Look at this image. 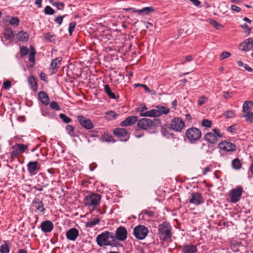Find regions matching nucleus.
Masks as SVG:
<instances>
[{"mask_svg": "<svg viewBox=\"0 0 253 253\" xmlns=\"http://www.w3.org/2000/svg\"><path fill=\"white\" fill-rule=\"evenodd\" d=\"M114 233L109 231H105L98 235L96 241L97 245L100 247L110 246L117 247L120 245L118 242H115Z\"/></svg>", "mask_w": 253, "mask_h": 253, "instance_id": "1", "label": "nucleus"}, {"mask_svg": "<svg viewBox=\"0 0 253 253\" xmlns=\"http://www.w3.org/2000/svg\"><path fill=\"white\" fill-rule=\"evenodd\" d=\"M158 235L160 240L164 242L171 239L172 235V227L169 222L164 221L159 225Z\"/></svg>", "mask_w": 253, "mask_h": 253, "instance_id": "2", "label": "nucleus"}, {"mask_svg": "<svg viewBox=\"0 0 253 253\" xmlns=\"http://www.w3.org/2000/svg\"><path fill=\"white\" fill-rule=\"evenodd\" d=\"M101 196L97 193H90L85 196L83 203L85 207L92 208L93 210L97 209L100 203Z\"/></svg>", "mask_w": 253, "mask_h": 253, "instance_id": "3", "label": "nucleus"}, {"mask_svg": "<svg viewBox=\"0 0 253 253\" xmlns=\"http://www.w3.org/2000/svg\"><path fill=\"white\" fill-rule=\"evenodd\" d=\"M185 135L190 143H194L201 138L202 133L199 128L192 127L186 130Z\"/></svg>", "mask_w": 253, "mask_h": 253, "instance_id": "4", "label": "nucleus"}, {"mask_svg": "<svg viewBox=\"0 0 253 253\" xmlns=\"http://www.w3.org/2000/svg\"><path fill=\"white\" fill-rule=\"evenodd\" d=\"M160 124V120L157 119H142L137 123V126L142 129H147L152 127H155Z\"/></svg>", "mask_w": 253, "mask_h": 253, "instance_id": "5", "label": "nucleus"}, {"mask_svg": "<svg viewBox=\"0 0 253 253\" xmlns=\"http://www.w3.org/2000/svg\"><path fill=\"white\" fill-rule=\"evenodd\" d=\"M158 109H152L147 111L145 113L141 114V116H149V117H158L162 114H168L169 112V108L163 106H157Z\"/></svg>", "mask_w": 253, "mask_h": 253, "instance_id": "6", "label": "nucleus"}, {"mask_svg": "<svg viewBox=\"0 0 253 253\" xmlns=\"http://www.w3.org/2000/svg\"><path fill=\"white\" fill-rule=\"evenodd\" d=\"M149 232L148 229L144 225H139L133 229V235L138 240H143L147 236Z\"/></svg>", "mask_w": 253, "mask_h": 253, "instance_id": "7", "label": "nucleus"}, {"mask_svg": "<svg viewBox=\"0 0 253 253\" xmlns=\"http://www.w3.org/2000/svg\"><path fill=\"white\" fill-rule=\"evenodd\" d=\"M28 146L23 144L16 143L12 146V151L10 153V158L12 161L18 155L24 153L28 149Z\"/></svg>", "mask_w": 253, "mask_h": 253, "instance_id": "8", "label": "nucleus"}, {"mask_svg": "<svg viewBox=\"0 0 253 253\" xmlns=\"http://www.w3.org/2000/svg\"><path fill=\"white\" fill-rule=\"evenodd\" d=\"M213 132H209L204 136L206 140L211 144H214L217 142V137L221 138L223 135L220 133V130L218 128L212 129Z\"/></svg>", "mask_w": 253, "mask_h": 253, "instance_id": "9", "label": "nucleus"}, {"mask_svg": "<svg viewBox=\"0 0 253 253\" xmlns=\"http://www.w3.org/2000/svg\"><path fill=\"white\" fill-rule=\"evenodd\" d=\"M243 188L240 186H237L235 188L231 189L229 193L230 201L232 203L238 202L242 196Z\"/></svg>", "mask_w": 253, "mask_h": 253, "instance_id": "10", "label": "nucleus"}, {"mask_svg": "<svg viewBox=\"0 0 253 253\" xmlns=\"http://www.w3.org/2000/svg\"><path fill=\"white\" fill-rule=\"evenodd\" d=\"M184 121L179 117H175L170 122V128L176 132H180L185 127Z\"/></svg>", "mask_w": 253, "mask_h": 253, "instance_id": "11", "label": "nucleus"}, {"mask_svg": "<svg viewBox=\"0 0 253 253\" xmlns=\"http://www.w3.org/2000/svg\"><path fill=\"white\" fill-rule=\"evenodd\" d=\"M77 118L81 126L85 129L89 130L94 127L93 123L90 119L83 115H78Z\"/></svg>", "mask_w": 253, "mask_h": 253, "instance_id": "12", "label": "nucleus"}, {"mask_svg": "<svg viewBox=\"0 0 253 253\" xmlns=\"http://www.w3.org/2000/svg\"><path fill=\"white\" fill-rule=\"evenodd\" d=\"M127 236V231L126 229L123 226H120L117 228L115 235L114 234L115 242H118L117 240L120 241H124L126 240Z\"/></svg>", "mask_w": 253, "mask_h": 253, "instance_id": "13", "label": "nucleus"}, {"mask_svg": "<svg viewBox=\"0 0 253 253\" xmlns=\"http://www.w3.org/2000/svg\"><path fill=\"white\" fill-rule=\"evenodd\" d=\"M218 147L224 152H233L236 150V146L227 141H222L218 144Z\"/></svg>", "mask_w": 253, "mask_h": 253, "instance_id": "14", "label": "nucleus"}, {"mask_svg": "<svg viewBox=\"0 0 253 253\" xmlns=\"http://www.w3.org/2000/svg\"><path fill=\"white\" fill-rule=\"evenodd\" d=\"M189 202L190 204L199 205L204 202V199L200 193L194 192L191 194V198L189 199Z\"/></svg>", "mask_w": 253, "mask_h": 253, "instance_id": "15", "label": "nucleus"}, {"mask_svg": "<svg viewBox=\"0 0 253 253\" xmlns=\"http://www.w3.org/2000/svg\"><path fill=\"white\" fill-rule=\"evenodd\" d=\"M114 134L117 137L120 138L121 141H126L128 138V132L125 128H117L113 131Z\"/></svg>", "mask_w": 253, "mask_h": 253, "instance_id": "16", "label": "nucleus"}, {"mask_svg": "<svg viewBox=\"0 0 253 253\" xmlns=\"http://www.w3.org/2000/svg\"><path fill=\"white\" fill-rule=\"evenodd\" d=\"M38 165L37 161H30L28 163L27 166V169L31 175H34L37 173L40 169Z\"/></svg>", "mask_w": 253, "mask_h": 253, "instance_id": "17", "label": "nucleus"}, {"mask_svg": "<svg viewBox=\"0 0 253 253\" xmlns=\"http://www.w3.org/2000/svg\"><path fill=\"white\" fill-rule=\"evenodd\" d=\"M240 48L243 51H253V39L249 38L240 44Z\"/></svg>", "mask_w": 253, "mask_h": 253, "instance_id": "18", "label": "nucleus"}, {"mask_svg": "<svg viewBox=\"0 0 253 253\" xmlns=\"http://www.w3.org/2000/svg\"><path fill=\"white\" fill-rule=\"evenodd\" d=\"M32 206L35 208V211H39L42 213L45 212V209L42 202L40 199L35 198L32 202Z\"/></svg>", "mask_w": 253, "mask_h": 253, "instance_id": "19", "label": "nucleus"}, {"mask_svg": "<svg viewBox=\"0 0 253 253\" xmlns=\"http://www.w3.org/2000/svg\"><path fill=\"white\" fill-rule=\"evenodd\" d=\"M53 223L48 220L43 221L41 224V229L44 233L50 232L53 230Z\"/></svg>", "mask_w": 253, "mask_h": 253, "instance_id": "20", "label": "nucleus"}, {"mask_svg": "<svg viewBox=\"0 0 253 253\" xmlns=\"http://www.w3.org/2000/svg\"><path fill=\"white\" fill-rule=\"evenodd\" d=\"M138 120V117L136 116H132L127 117L120 124L122 126H128L134 124Z\"/></svg>", "mask_w": 253, "mask_h": 253, "instance_id": "21", "label": "nucleus"}, {"mask_svg": "<svg viewBox=\"0 0 253 253\" xmlns=\"http://www.w3.org/2000/svg\"><path fill=\"white\" fill-rule=\"evenodd\" d=\"M78 236L79 231L75 228H71L66 232L67 238L71 241H75Z\"/></svg>", "mask_w": 253, "mask_h": 253, "instance_id": "22", "label": "nucleus"}, {"mask_svg": "<svg viewBox=\"0 0 253 253\" xmlns=\"http://www.w3.org/2000/svg\"><path fill=\"white\" fill-rule=\"evenodd\" d=\"M61 58L57 57L53 59L50 63V70L51 74H55L59 69V65L61 64Z\"/></svg>", "mask_w": 253, "mask_h": 253, "instance_id": "23", "label": "nucleus"}, {"mask_svg": "<svg viewBox=\"0 0 253 253\" xmlns=\"http://www.w3.org/2000/svg\"><path fill=\"white\" fill-rule=\"evenodd\" d=\"M182 253H196L197 252V249L193 245H183L181 247Z\"/></svg>", "mask_w": 253, "mask_h": 253, "instance_id": "24", "label": "nucleus"}, {"mask_svg": "<svg viewBox=\"0 0 253 253\" xmlns=\"http://www.w3.org/2000/svg\"><path fill=\"white\" fill-rule=\"evenodd\" d=\"M28 82L33 91H37L38 89L37 79L33 76H30L28 78Z\"/></svg>", "mask_w": 253, "mask_h": 253, "instance_id": "25", "label": "nucleus"}, {"mask_svg": "<svg viewBox=\"0 0 253 253\" xmlns=\"http://www.w3.org/2000/svg\"><path fill=\"white\" fill-rule=\"evenodd\" d=\"M3 35L6 40H11L14 37V32L11 28H5Z\"/></svg>", "mask_w": 253, "mask_h": 253, "instance_id": "26", "label": "nucleus"}, {"mask_svg": "<svg viewBox=\"0 0 253 253\" xmlns=\"http://www.w3.org/2000/svg\"><path fill=\"white\" fill-rule=\"evenodd\" d=\"M39 99L45 105H47L49 102V99L47 94L43 91H40L38 94Z\"/></svg>", "mask_w": 253, "mask_h": 253, "instance_id": "27", "label": "nucleus"}, {"mask_svg": "<svg viewBox=\"0 0 253 253\" xmlns=\"http://www.w3.org/2000/svg\"><path fill=\"white\" fill-rule=\"evenodd\" d=\"M18 40L21 42H27L29 39V35L25 32L21 31L19 32L16 35Z\"/></svg>", "mask_w": 253, "mask_h": 253, "instance_id": "28", "label": "nucleus"}, {"mask_svg": "<svg viewBox=\"0 0 253 253\" xmlns=\"http://www.w3.org/2000/svg\"><path fill=\"white\" fill-rule=\"evenodd\" d=\"M232 167L233 169L238 170L242 167V163L238 158H235L232 161Z\"/></svg>", "mask_w": 253, "mask_h": 253, "instance_id": "29", "label": "nucleus"}, {"mask_svg": "<svg viewBox=\"0 0 253 253\" xmlns=\"http://www.w3.org/2000/svg\"><path fill=\"white\" fill-rule=\"evenodd\" d=\"M253 106V101H247L243 105V112L244 113L250 112V108Z\"/></svg>", "mask_w": 253, "mask_h": 253, "instance_id": "30", "label": "nucleus"}, {"mask_svg": "<svg viewBox=\"0 0 253 253\" xmlns=\"http://www.w3.org/2000/svg\"><path fill=\"white\" fill-rule=\"evenodd\" d=\"M100 140L102 142H113L115 141L114 140L113 136L109 133L104 134L100 138Z\"/></svg>", "mask_w": 253, "mask_h": 253, "instance_id": "31", "label": "nucleus"}, {"mask_svg": "<svg viewBox=\"0 0 253 253\" xmlns=\"http://www.w3.org/2000/svg\"><path fill=\"white\" fill-rule=\"evenodd\" d=\"M104 91L110 98L114 99L117 98L115 94L112 92L109 85L106 84L104 85Z\"/></svg>", "mask_w": 253, "mask_h": 253, "instance_id": "32", "label": "nucleus"}, {"mask_svg": "<svg viewBox=\"0 0 253 253\" xmlns=\"http://www.w3.org/2000/svg\"><path fill=\"white\" fill-rule=\"evenodd\" d=\"M118 114L114 111H110L106 112L105 118L106 120L110 121L116 118Z\"/></svg>", "mask_w": 253, "mask_h": 253, "instance_id": "33", "label": "nucleus"}, {"mask_svg": "<svg viewBox=\"0 0 253 253\" xmlns=\"http://www.w3.org/2000/svg\"><path fill=\"white\" fill-rule=\"evenodd\" d=\"M100 221V220L99 218H95L92 220H90L87 222L85 224V227L92 228L94 227L95 225L99 224Z\"/></svg>", "mask_w": 253, "mask_h": 253, "instance_id": "34", "label": "nucleus"}, {"mask_svg": "<svg viewBox=\"0 0 253 253\" xmlns=\"http://www.w3.org/2000/svg\"><path fill=\"white\" fill-rule=\"evenodd\" d=\"M155 8L152 7H146L143 8L142 9L139 10V13L142 14L144 13L146 15H147L151 12L155 11Z\"/></svg>", "mask_w": 253, "mask_h": 253, "instance_id": "35", "label": "nucleus"}, {"mask_svg": "<svg viewBox=\"0 0 253 253\" xmlns=\"http://www.w3.org/2000/svg\"><path fill=\"white\" fill-rule=\"evenodd\" d=\"M31 52L29 55V61L32 63H35V55H36V51L35 50L34 47L32 46H31Z\"/></svg>", "mask_w": 253, "mask_h": 253, "instance_id": "36", "label": "nucleus"}, {"mask_svg": "<svg viewBox=\"0 0 253 253\" xmlns=\"http://www.w3.org/2000/svg\"><path fill=\"white\" fill-rule=\"evenodd\" d=\"M243 117L245 118L246 121L252 123L253 122V113L252 112L244 113Z\"/></svg>", "mask_w": 253, "mask_h": 253, "instance_id": "37", "label": "nucleus"}, {"mask_svg": "<svg viewBox=\"0 0 253 253\" xmlns=\"http://www.w3.org/2000/svg\"><path fill=\"white\" fill-rule=\"evenodd\" d=\"M29 53L28 48L25 46H22L20 47V55L21 57H23L27 55Z\"/></svg>", "mask_w": 253, "mask_h": 253, "instance_id": "38", "label": "nucleus"}, {"mask_svg": "<svg viewBox=\"0 0 253 253\" xmlns=\"http://www.w3.org/2000/svg\"><path fill=\"white\" fill-rule=\"evenodd\" d=\"M0 253H8L9 252V247L8 245L5 243L1 245L0 247Z\"/></svg>", "mask_w": 253, "mask_h": 253, "instance_id": "39", "label": "nucleus"}, {"mask_svg": "<svg viewBox=\"0 0 253 253\" xmlns=\"http://www.w3.org/2000/svg\"><path fill=\"white\" fill-rule=\"evenodd\" d=\"M48 186V184L44 182H42L41 184H38L36 186L34 187V188L39 191H42L43 188H46Z\"/></svg>", "mask_w": 253, "mask_h": 253, "instance_id": "40", "label": "nucleus"}, {"mask_svg": "<svg viewBox=\"0 0 253 253\" xmlns=\"http://www.w3.org/2000/svg\"><path fill=\"white\" fill-rule=\"evenodd\" d=\"M19 22V19L17 17H11L10 19L9 20V24L13 26H18Z\"/></svg>", "mask_w": 253, "mask_h": 253, "instance_id": "41", "label": "nucleus"}, {"mask_svg": "<svg viewBox=\"0 0 253 253\" xmlns=\"http://www.w3.org/2000/svg\"><path fill=\"white\" fill-rule=\"evenodd\" d=\"M210 23L217 30H219L222 27V25L213 19L210 20Z\"/></svg>", "mask_w": 253, "mask_h": 253, "instance_id": "42", "label": "nucleus"}, {"mask_svg": "<svg viewBox=\"0 0 253 253\" xmlns=\"http://www.w3.org/2000/svg\"><path fill=\"white\" fill-rule=\"evenodd\" d=\"M53 0H50V2L51 3H52V5L53 6H55L56 7H57V8L58 9H63V8H64V4L63 2H56V1H54V2H52V1H53Z\"/></svg>", "mask_w": 253, "mask_h": 253, "instance_id": "43", "label": "nucleus"}, {"mask_svg": "<svg viewBox=\"0 0 253 253\" xmlns=\"http://www.w3.org/2000/svg\"><path fill=\"white\" fill-rule=\"evenodd\" d=\"M59 116L62 121L65 123L67 124L72 122L71 119L67 116L65 114H60Z\"/></svg>", "mask_w": 253, "mask_h": 253, "instance_id": "44", "label": "nucleus"}, {"mask_svg": "<svg viewBox=\"0 0 253 253\" xmlns=\"http://www.w3.org/2000/svg\"><path fill=\"white\" fill-rule=\"evenodd\" d=\"M76 25V22L75 21L72 22L70 23L69 26V33L70 36H72L73 31L75 30Z\"/></svg>", "mask_w": 253, "mask_h": 253, "instance_id": "45", "label": "nucleus"}, {"mask_svg": "<svg viewBox=\"0 0 253 253\" xmlns=\"http://www.w3.org/2000/svg\"><path fill=\"white\" fill-rule=\"evenodd\" d=\"M66 129L69 133V134L70 135V136L72 137L76 136V135L72 133V132H73L75 129V128L73 126L71 125H67L66 127Z\"/></svg>", "mask_w": 253, "mask_h": 253, "instance_id": "46", "label": "nucleus"}, {"mask_svg": "<svg viewBox=\"0 0 253 253\" xmlns=\"http://www.w3.org/2000/svg\"><path fill=\"white\" fill-rule=\"evenodd\" d=\"M44 13L46 14L52 15L54 13V10L49 6H46L44 8Z\"/></svg>", "mask_w": 253, "mask_h": 253, "instance_id": "47", "label": "nucleus"}, {"mask_svg": "<svg viewBox=\"0 0 253 253\" xmlns=\"http://www.w3.org/2000/svg\"><path fill=\"white\" fill-rule=\"evenodd\" d=\"M162 133L164 136L167 138L172 137L173 135V133L169 132V131L166 128H163L162 130Z\"/></svg>", "mask_w": 253, "mask_h": 253, "instance_id": "48", "label": "nucleus"}, {"mask_svg": "<svg viewBox=\"0 0 253 253\" xmlns=\"http://www.w3.org/2000/svg\"><path fill=\"white\" fill-rule=\"evenodd\" d=\"M142 214H145L147 215L148 217H153L155 215V212L152 211H149L148 210H144L142 211Z\"/></svg>", "mask_w": 253, "mask_h": 253, "instance_id": "49", "label": "nucleus"}, {"mask_svg": "<svg viewBox=\"0 0 253 253\" xmlns=\"http://www.w3.org/2000/svg\"><path fill=\"white\" fill-rule=\"evenodd\" d=\"M147 109V107L145 105H142L138 108L139 111L140 113V116L141 117H146V116H141V114L145 113L146 112H144V111ZM147 117H149V116H147Z\"/></svg>", "mask_w": 253, "mask_h": 253, "instance_id": "50", "label": "nucleus"}, {"mask_svg": "<svg viewBox=\"0 0 253 253\" xmlns=\"http://www.w3.org/2000/svg\"><path fill=\"white\" fill-rule=\"evenodd\" d=\"M50 107L55 110H59L60 108L56 101H52L50 104Z\"/></svg>", "mask_w": 253, "mask_h": 253, "instance_id": "51", "label": "nucleus"}, {"mask_svg": "<svg viewBox=\"0 0 253 253\" xmlns=\"http://www.w3.org/2000/svg\"><path fill=\"white\" fill-rule=\"evenodd\" d=\"M138 86H141L143 87L146 91L148 92H150L151 91L150 89V88L145 84H134V87H136Z\"/></svg>", "mask_w": 253, "mask_h": 253, "instance_id": "52", "label": "nucleus"}, {"mask_svg": "<svg viewBox=\"0 0 253 253\" xmlns=\"http://www.w3.org/2000/svg\"><path fill=\"white\" fill-rule=\"evenodd\" d=\"M202 125L207 127H210L211 126V122L209 120L204 119L202 121Z\"/></svg>", "mask_w": 253, "mask_h": 253, "instance_id": "53", "label": "nucleus"}, {"mask_svg": "<svg viewBox=\"0 0 253 253\" xmlns=\"http://www.w3.org/2000/svg\"><path fill=\"white\" fill-rule=\"evenodd\" d=\"M11 86V83L10 81H6L5 82H3V87L5 89H9Z\"/></svg>", "mask_w": 253, "mask_h": 253, "instance_id": "54", "label": "nucleus"}, {"mask_svg": "<svg viewBox=\"0 0 253 253\" xmlns=\"http://www.w3.org/2000/svg\"><path fill=\"white\" fill-rule=\"evenodd\" d=\"M224 116L227 118H232L234 117V113L233 111H227L224 113Z\"/></svg>", "mask_w": 253, "mask_h": 253, "instance_id": "55", "label": "nucleus"}, {"mask_svg": "<svg viewBox=\"0 0 253 253\" xmlns=\"http://www.w3.org/2000/svg\"><path fill=\"white\" fill-rule=\"evenodd\" d=\"M231 56V53L227 51L223 52L220 55V59L223 60Z\"/></svg>", "mask_w": 253, "mask_h": 253, "instance_id": "56", "label": "nucleus"}, {"mask_svg": "<svg viewBox=\"0 0 253 253\" xmlns=\"http://www.w3.org/2000/svg\"><path fill=\"white\" fill-rule=\"evenodd\" d=\"M207 100V98L206 97L204 96H201L198 100L199 105L201 106L205 104Z\"/></svg>", "mask_w": 253, "mask_h": 253, "instance_id": "57", "label": "nucleus"}, {"mask_svg": "<svg viewBox=\"0 0 253 253\" xmlns=\"http://www.w3.org/2000/svg\"><path fill=\"white\" fill-rule=\"evenodd\" d=\"M53 35H51L49 33H45L43 35L44 40L47 41H50L51 39L53 38Z\"/></svg>", "mask_w": 253, "mask_h": 253, "instance_id": "58", "label": "nucleus"}, {"mask_svg": "<svg viewBox=\"0 0 253 253\" xmlns=\"http://www.w3.org/2000/svg\"><path fill=\"white\" fill-rule=\"evenodd\" d=\"M223 94V97L225 99H228L231 97L232 92L230 91H224Z\"/></svg>", "mask_w": 253, "mask_h": 253, "instance_id": "59", "label": "nucleus"}, {"mask_svg": "<svg viewBox=\"0 0 253 253\" xmlns=\"http://www.w3.org/2000/svg\"><path fill=\"white\" fill-rule=\"evenodd\" d=\"M63 20V16H58L55 19V22L58 25H61Z\"/></svg>", "mask_w": 253, "mask_h": 253, "instance_id": "60", "label": "nucleus"}, {"mask_svg": "<svg viewBox=\"0 0 253 253\" xmlns=\"http://www.w3.org/2000/svg\"><path fill=\"white\" fill-rule=\"evenodd\" d=\"M40 78L42 80L47 82L48 81L47 80V76L45 73L42 72L40 74Z\"/></svg>", "mask_w": 253, "mask_h": 253, "instance_id": "61", "label": "nucleus"}, {"mask_svg": "<svg viewBox=\"0 0 253 253\" xmlns=\"http://www.w3.org/2000/svg\"><path fill=\"white\" fill-rule=\"evenodd\" d=\"M231 9L233 11L239 12L241 10V9L240 7L235 5H231Z\"/></svg>", "mask_w": 253, "mask_h": 253, "instance_id": "62", "label": "nucleus"}, {"mask_svg": "<svg viewBox=\"0 0 253 253\" xmlns=\"http://www.w3.org/2000/svg\"><path fill=\"white\" fill-rule=\"evenodd\" d=\"M192 3L193 5L196 6H199L201 2L200 0H189Z\"/></svg>", "mask_w": 253, "mask_h": 253, "instance_id": "63", "label": "nucleus"}, {"mask_svg": "<svg viewBox=\"0 0 253 253\" xmlns=\"http://www.w3.org/2000/svg\"><path fill=\"white\" fill-rule=\"evenodd\" d=\"M211 168L210 167H206L203 170V174L206 175L208 172L211 171Z\"/></svg>", "mask_w": 253, "mask_h": 253, "instance_id": "64", "label": "nucleus"}]
</instances>
